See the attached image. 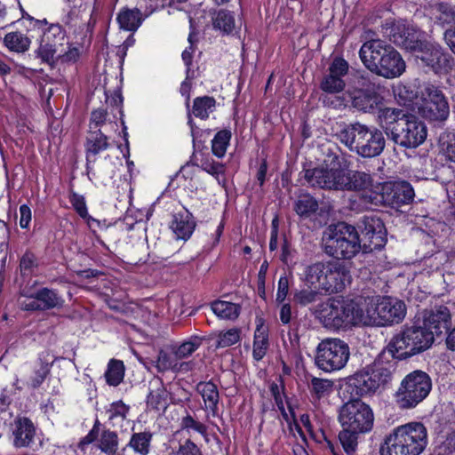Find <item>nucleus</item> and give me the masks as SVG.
Masks as SVG:
<instances>
[{
    "label": "nucleus",
    "instance_id": "de8ad7c7",
    "mask_svg": "<svg viewBox=\"0 0 455 455\" xmlns=\"http://www.w3.org/2000/svg\"><path fill=\"white\" fill-rule=\"evenodd\" d=\"M310 393L315 399L320 400L329 396L333 390V381L327 379L313 377L309 386Z\"/></svg>",
    "mask_w": 455,
    "mask_h": 455
},
{
    "label": "nucleus",
    "instance_id": "3c124183",
    "mask_svg": "<svg viewBox=\"0 0 455 455\" xmlns=\"http://www.w3.org/2000/svg\"><path fill=\"white\" fill-rule=\"evenodd\" d=\"M50 368L49 363L42 360L37 361L33 369V375L27 382L28 386L34 389L39 387L50 373Z\"/></svg>",
    "mask_w": 455,
    "mask_h": 455
},
{
    "label": "nucleus",
    "instance_id": "680f3d73",
    "mask_svg": "<svg viewBox=\"0 0 455 455\" xmlns=\"http://www.w3.org/2000/svg\"><path fill=\"white\" fill-rule=\"evenodd\" d=\"M108 112L106 109L98 108L92 112L90 120V130L100 129L107 122Z\"/></svg>",
    "mask_w": 455,
    "mask_h": 455
},
{
    "label": "nucleus",
    "instance_id": "423d86ee",
    "mask_svg": "<svg viewBox=\"0 0 455 455\" xmlns=\"http://www.w3.org/2000/svg\"><path fill=\"white\" fill-rule=\"evenodd\" d=\"M323 243L324 252L336 259H352L361 250L356 228L345 222L329 226L324 232Z\"/></svg>",
    "mask_w": 455,
    "mask_h": 455
},
{
    "label": "nucleus",
    "instance_id": "1a4fd4ad",
    "mask_svg": "<svg viewBox=\"0 0 455 455\" xmlns=\"http://www.w3.org/2000/svg\"><path fill=\"white\" fill-rule=\"evenodd\" d=\"M109 138L101 129L89 130L84 144L86 153V171L90 180L96 185H106L115 174L112 165L97 166L92 165L96 162L97 156L110 148Z\"/></svg>",
    "mask_w": 455,
    "mask_h": 455
},
{
    "label": "nucleus",
    "instance_id": "473e14b6",
    "mask_svg": "<svg viewBox=\"0 0 455 455\" xmlns=\"http://www.w3.org/2000/svg\"><path fill=\"white\" fill-rule=\"evenodd\" d=\"M35 52L36 57L40 58L43 62L52 65L54 63L56 56L60 58V55L63 52V43H49L42 40Z\"/></svg>",
    "mask_w": 455,
    "mask_h": 455
},
{
    "label": "nucleus",
    "instance_id": "09e8293b",
    "mask_svg": "<svg viewBox=\"0 0 455 455\" xmlns=\"http://www.w3.org/2000/svg\"><path fill=\"white\" fill-rule=\"evenodd\" d=\"M197 162L195 164L205 172L219 179L220 174L224 173L225 168L222 164L215 162L209 154H201V157L196 158Z\"/></svg>",
    "mask_w": 455,
    "mask_h": 455
},
{
    "label": "nucleus",
    "instance_id": "f257e3e1",
    "mask_svg": "<svg viewBox=\"0 0 455 455\" xmlns=\"http://www.w3.org/2000/svg\"><path fill=\"white\" fill-rule=\"evenodd\" d=\"M377 123L386 135L395 144L417 148L427 138V127L414 115L396 108H384L377 111Z\"/></svg>",
    "mask_w": 455,
    "mask_h": 455
},
{
    "label": "nucleus",
    "instance_id": "37998d69",
    "mask_svg": "<svg viewBox=\"0 0 455 455\" xmlns=\"http://www.w3.org/2000/svg\"><path fill=\"white\" fill-rule=\"evenodd\" d=\"M216 100L213 97L204 96L194 100L192 113L201 119L208 118L210 113L215 109Z\"/></svg>",
    "mask_w": 455,
    "mask_h": 455
},
{
    "label": "nucleus",
    "instance_id": "20e7f679",
    "mask_svg": "<svg viewBox=\"0 0 455 455\" xmlns=\"http://www.w3.org/2000/svg\"><path fill=\"white\" fill-rule=\"evenodd\" d=\"M428 443L427 427L421 422H410L395 427L386 437L381 455H420Z\"/></svg>",
    "mask_w": 455,
    "mask_h": 455
},
{
    "label": "nucleus",
    "instance_id": "6e6d98bb",
    "mask_svg": "<svg viewBox=\"0 0 455 455\" xmlns=\"http://www.w3.org/2000/svg\"><path fill=\"white\" fill-rule=\"evenodd\" d=\"M42 40L49 43L62 42L63 46L68 44L66 34L62 27L59 24H52L44 33Z\"/></svg>",
    "mask_w": 455,
    "mask_h": 455
},
{
    "label": "nucleus",
    "instance_id": "79ce46f5",
    "mask_svg": "<svg viewBox=\"0 0 455 455\" xmlns=\"http://www.w3.org/2000/svg\"><path fill=\"white\" fill-rule=\"evenodd\" d=\"M268 348V335L267 329L262 325L257 326L254 333L252 356L256 361L261 360Z\"/></svg>",
    "mask_w": 455,
    "mask_h": 455
},
{
    "label": "nucleus",
    "instance_id": "13d9d810",
    "mask_svg": "<svg viewBox=\"0 0 455 455\" xmlns=\"http://www.w3.org/2000/svg\"><path fill=\"white\" fill-rule=\"evenodd\" d=\"M280 384L275 382H271L269 385V390L270 393L275 402V404L278 408V410L284 414L285 413V407H284V402L286 399V396L284 395V386L282 382V379H280Z\"/></svg>",
    "mask_w": 455,
    "mask_h": 455
},
{
    "label": "nucleus",
    "instance_id": "2eb2a0df",
    "mask_svg": "<svg viewBox=\"0 0 455 455\" xmlns=\"http://www.w3.org/2000/svg\"><path fill=\"white\" fill-rule=\"evenodd\" d=\"M344 177L345 169L340 167L323 165L304 172V178L308 186L329 190H343Z\"/></svg>",
    "mask_w": 455,
    "mask_h": 455
},
{
    "label": "nucleus",
    "instance_id": "864d4df0",
    "mask_svg": "<svg viewBox=\"0 0 455 455\" xmlns=\"http://www.w3.org/2000/svg\"><path fill=\"white\" fill-rule=\"evenodd\" d=\"M241 331L238 328H232L222 331L218 335L216 342L217 348H224L233 346L240 341Z\"/></svg>",
    "mask_w": 455,
    "mask_h": 455
},
{
    "label": "nucleus",
    "instance_id": "2f4dec72",
    "mask_svg": "<svg viewBox=\"0 0 455 455\" xmlns=\"http://www.w3.org/2000/svg\"><path fill=\"white\" fill-rule=\"evenodd\" d=\"M116 20L120 28L134 32L141 25L143 18L142 13L139 9L124 8L120 11Z\"/></svg>",
    "mask_w": 455,
    "mask_h": 455
},
{
    "label": "nucleus",
    "instance_id": "e433bc0d",
    "mask_svg": "<svg viewBox=\"0 0 455 455\" xmlns=\"http://www.w3.org/2000/svg\"><path fill=\"white\" fill-rule=\"evenodd\" d=\"M152 437L153 434L150 431L133 433L128 446L140 455H148L150 451Z\"/></svg>",
    "mask_w": 455,
    "mask_h": 455
},
{
    "label": "nucleus",
    "instance_id": "7c9ffc66",
    "mask_svg": "<svg viewBox=\"0 0 455 455\" xmlns=\"http://www.w3.org/2000/svg\"><path fill=\"white\" fill-rule=\"evenodd\" d=\"M212 23L214 30L222 35H231L235 28V20L233 12L220 9L212 12Z\"/></svg>",
    "mask_w": 455,
    "mask_h": 455
},
{
    "label": "nucleus",
    "instance_id": "72a5a7b5",
    "mask_svg": "<svg viewBox=\"0 0 455 455\" xmlns=\"http://www.w3.org/2000/svg\"><path fill=\"white\" fill-rule=\"evenodd\" d=\"M439 155L447 164L455 166V132L440 135Z\"/></svg>",
    "mask_w": 455,
    "mask_h": 455
},
{
    "label": "nucleus",
    "instance_id": "4d7b16f0",
    "mask_svg": "<svg viewBox=\"0 0 455 455\" xmlns=\"http://www.w3.org/2000/svg\"><path fill=\"white\" fill-rule=\"evenodd\" d=\"M320 291L309 287L308 289H303L294 294V300L301 306H307L319 299Z\"/></svg>",
    "mask_w": 455,
    "mask_h": 455
},
{
    "label": "nucleus",
    "instance_id": "5701e85b",
    "mask_svg": "<svg viewBox=\"0 0 455 455\" xmlns=\"http://www.w3.org/2000/svg\"><path fill=\"white\" fill-rule=\"evenodd\" d=\"M385 145L386 140L382 131L368 126L356 154L363 157H375L382 153Z\"/></svg>",
    "mask_w": 455,
    "mask_h": 455
},
{
    "label": "nucleus",
    "instance_id": "f03ea898",
    "mask_svg": "<svg viewBox=\"0 0 455 455\" xmlns=\"http://www.w3.org/2000/svg\"><path fill=\"white\" fill-rule=\"evenodd\" d=\"M339 419L342 427L339 434L340 444L347 455H355L360 435L372 429V410L361 400H352L341 407Z\"/></svg>",
    "mask_w": 455,
    "mask_h": 455
},
{
    "label": "nucleus",
    "instance_id": "4be33fe9",
    "mask_svg": "<svg viewBox=\"0 0 455 455\" xmlns=\"http://www.w3.org/2000/svg\"><path fill=\"white\" fill-rule=\"evenodd\" d=\"M348 96L353 108L364 113H372L381 108V97L378 92L370 89H354L348 91Z\"/></svg>",
    "mask_w": 455,
    "mask_h": 455
},
{
    "label": "nucleus",
    "instance_id": "5fc2aeb1",
    "mask_svg": "<svg viewBox=\"0 0 455 455\" xmlns=\"http://www.w3.org/2000/svg\"><path fill=\"white\" fill-rule=\"evenodd\" d=\"M37 259L31 251H26L20 260V270L23 276H30L37 267Z\"/></svg>",
    "mask_w": 455,
    "mask_h": 455
},
{
    "label": "nucleus",
    "instance_id": "dca6fc26",
    "mask_svg": "<svg viewBox=\"0 0 455 455\" xmlns=\"http://www.w3.org/2000/svg\"><path fill=\"white\" fill-rule=\"evenodd\" d=\"M416 52L417 58L436 74L447 73L453 66V57L439 44L424 41Z\"/></svg>",
    "mask_w": 455,
    "mask_h": 455
},
{
    "label": "nucleus",
    "instance_id": "e2e57ef3",
    "mask_svg": "<svg viewBox=\"0 0 455 455\" xmlns=\"http://www.w3.org/2000/svg\"><path fill=\"white\" fill-rule=\"evenodd\" d=\"M176 455H203L201 449L190 439H187L176 452Z\"/></svg>",
    "mask_w": 455,
    "mask_h": 455
},
{
    "label": "nucleus",
    "instance_id": "7ed1b4c3",
    "mask_svg": "<svg viewBox=\"0 0 455 455\" xmlns=\"http://www.w3.org/2000/svg\"><path fill=\"white\" fill-rule=\"evenodd\" d=\"M304 282L307 287L321 290L326 294L339 293L351 283V274L343 262L316 261L305 267Z\"/></svg>",
    "mask_w": 455,
    "mask_h": 455
},
{
    "label": "nucleus",
    "instance_id": "8fccbe9b",
    "mask_svg": "<svg viewBox=\"0 0 455 455\" xmlns=\"http://www.w3.org/2000/svg\"><path fill=\"white\" fill-rule=\"evenodd\" d=\"M176 357L173 358L172 356L169 355L164 351H160L156 362V366L158 369L159 371H165L170 369H172L174 371L179 370H184L188 371L189 369V363H182L178 367Z\"/></svg>",
    "mask_w": 455,
    "mask_h": 455
},
{
    "label": "nucleus",
    "instance_id": "412c9836",
    "mask_svg": "<svg viewBox=\"0 0 455 455\" xmlns=\"http://www.w3.org/2000/svg\"><path fill=\"white\" fill-rule=\"evenodd\" d=\"M385 205L399 208L409 204L414 198V190L407 181L383 183Z\"/></svg>",
    "mask_w": 455,
    "mask_h": 455
},
{
    "label": "nucleus",
    "instance_id": "a18cd8bd",
    "mask_svg": "<svg viewBox=\"0 0 455 455\" xmlns=\"http://www.w3.org/2000/svg\"><path fill=\"white\" fill-rule=\"evenodd\" d=\"M231 132L224 129L218 132L212 140V152L218 158L225 156L231 140Z\"/></svg>",
    "mask_w": 455,
    "mask_h": 455
},
{
    "label": "nucleus",
    "instance_id": "774afa93",
    "mask_svg": "<svg viewBox=\"0 0 455 455\" xmlns=\"http://www.w3.org/2000/svg\"><path fill=\"white\" fill-rule=\"evenodd\" d=\"M439 20L443 24H455V10L445 8L440 14Z\"/></svg>",
    "mask_w": 455,
    "mask_h": 455
},
{
    "label": "nucleus",
    "instance_id": "9d476101",
    "mask_svg": "<svg viewBox=\"0 0 455 455\" xmlns=\"http://www.w3.org/2000/svg\"><path fill=\"white\" fill-rule=\"evenodd\" d=\"M365 325L386 326L399 323L406 315L403 301L391 297L370 300L364 308Z\"/></svg>",
    "mask_w": 455,
    "mask_h": 455
},
{
    "label": "nucleus",
    "instance_id": "f704fd0d",
    "mask_svg": "<svg viewBox=\"0 0 455 455\" xmlns=\"http://www.w3.org/2000/svg\"><path fill=\"white\" fill-rule=\"evenodd\" d=\"M31 41L21 32H10L4 38V44L11 52H25L29 49Z\"/></svg>",
    "mask_w": 455,
    "mask_h": 455
},
{
    "label": "nucleus",
    "instance_id": "338daca9",
    "mask_svg": "<svg viewBox=\"0 0 455 455\" xmlns=\"http://www.w3.org/2000/svg\"><path fill=\"white\" fill-rule=\"evenodd\" d=\"M31 221V210L27 204H22L20 207V227L21 228H28Z\"/></svg>",
    "mask_w": 455,
    "mask_h": 455
},
{
    "label": "nucleus",
    "instance_id": "603ef678",
    "mask_svg": "<svg viewBox=\"0 0 455 455\" xmlns=\"http://www.w3.org/2000/svg\"><path fill=\"white\" fill-rule=\"evenodd\" d=\"M203 343V338L193 336L188 340L184 341L174 351L176 359H182L192 355Z\"/></svg>",
    "mask_w": 455,
    "mask_h": 455
},
{
    "label": "nucleus",
    "instance_id": "9b49d317",
    "mask_svg": "<svg viewBox=\"0 0 455 455\" xmlns=\"http://www.w3.org/2000/svg\"><path fill=\"white\" fill-rule=\"evenodd\" d=\"M432 381L422 371L407 374L395 392V402L402 409H411L421 403L430 393Z\"/></svg>",
    "mask_w": 455,
    "mask_h": 455
},
{
    "label": "nucleus",
    "instance_id": "c756f323",
    "mask_svg": "<svg viewBox=\"0 0 455 455\" xmlns=\"http://www.w3.org/2000/svg\"><path fill=\"white\" fill-rule=\"evenodd\" d=\"M372 177L370 173L360 171L345 170L343 190L363 192L372 187Z\"/></svg>",
    "mask_w": 455,
    "mask_h": 455
},
{
    "label": "nucleus",
    "instance_id": "69168bd1",
    "mask_svg": "<svg viewBox=\"0 0 455 455\" xmlns=\"http://www.w3.org/2000/svg\"><path fill=\"white\" fill-rule=\"evenodd\" d=\"M441 449L443 453L439 455H455V430L447 436Z\"/></svg>",
    "mask_w": 455,
    "mask_h": 455
},
{
    "label": "nucleus",
    "instance_id": "49530a36",
    "mask_svg": "<svg viewBox=\"0 0 455 455\" xmlns=\"http://www.w3.org/2000/svg\"><path fill=\"white\" fill-rule=\"evenodd\" d=\"M124 377V365L120 360L111 359L105 372L106 381L110 386L119 385Z\"/></svg>",
    "mask_w": 455,
    "mask_h": 455
},
{
    "label": "nucleus",
    "instance_id": "39448f33",
    "mask_svg": "<svg viewBox=\"0 0 455 455\" xmlns=\"http://www.w3.org/2000/svg\"><path fill=\"white\" fill-rule=\"evenodd\" d=\"M434 340L432 332L425 328L420 318H417L411 325H404L392 338L387 346V353L392 358L406 359L429 348Z\"/></svg>",
    "mask_w": 455,
    "mask_h": 455
},
{
    "label": "nucleus",
    "instance_id": "a19ab883",
    "mask_svg": "<svg viewBox=\"0 0 455 455\" xmlns=\"http://www.w3.org/2000/svg\"><path fill=\"white\" fill-rule=\"evenodd\" d=\"M168 392L160 384L154 389H151L147 396V405L150 410H165L168 406Z\"/></svg>",
    "mask_w": 455,
    "mask_h": 455
},
{
    "label": "nucleus",
    "instance_id": "f3484780",
    "mask_svg": "<svg viewBox=\"0 0 455 455\" xmlns=\"http://www.w3.org/2000/svg\"><path fill=\"white\" fill-rule=\"evenodd\" d=\"M349 70L348 62L341 57H334L323 76L320 89L328 94L342 92L346 87L345 77Z\"/></svg>",
    "mask_w": 455,
    "mask_h": 455
},
{
    "label": "nucleus",
    "instance_id": "a211bd4d",
    "mask_svg": "<svg viewBox=\"0 0 455 455\" xmlns=\"http://www.w3.org/2000/svg\"><path fill=\"white\" fill-rule=\"evenodd\" d=\"M421 323L435 336L448 334L451 326V314L448 307L436 305L423 310L419 316Z\"/></svg>",
    "mask_w": 455,
    "mask_h": 455
},
{
    "label": "nucleus",
    "instance_id": "ddd939ff",
    "mask_svg": "<svg viewBox=\"0 0 455 455\" xmlns=\"http://www.w3.org/2000/svg\"><path fill=\"white\" fill-rule=\"evenodd\" d=\"M420 114L429 121L444 122L450 116V104L443 90L435 84L425 83L420 88Z\"/></svg>",
    "mask_w": 455,
    "mask_h": 455
},
{
    "label": "nucleus",
    "instance_id": "a878e982",
    "mask_svg": "<svg viewBox=\"0 0 455 455\" xmlns=\"http://www.w3.org/2000/svg\"><path fill=\"white\" fill-rule=\"evenodd\" d=\"M196 227L192 214L187 211H181L173 215L171 228L177 239L188 240Z\"/></svg>",
    "mask_w": 455,
    "mask_h": 455
},
{
    "label": "nucleus",
    "instance_id": "cd10ccee",
    "mask_svg": "<svg viewBox=\"0 0 455 455\" xmlns=\"http://www.w3.org/2000/svg\"><path fill=\"white\" fill-rule=\"evenodd\" d=\"M364 230L370 240V250H379L385 244L384 224L379 218L365 217Z\"/></svg>",
    "mask_w": 455,
    "mask_h": 455
},
{
    "label": "nucleus",
    "instance_id": "b1692460",
    "mask_svg": "<svg viewBox=\"0 0 455 455\" xmlns=\"http://www.w3.org/2000/svg\"><path fill=\"white\" fill-rule=\"evenodd\" d=\"M388 55L382 65H379L376 75L387 79L399 77L405 71V62L394 47H387Z\"/></svg>",
    "mask_w": 455,
    "mask_h": 455
},
{
    "label": "nucleus",
    "instance_id": "4468645a",
    "mask_svg": "<svg viewBox=\"0 0 455 455\" xmlns=\"http://www.w3.org/2000/svg\"><path fill=\"white\" fill-rule=\"evenodd\" d=\"M18 303L24 311H46L61 308L64 305V299L57 291L44 287L35 291L23 290L20 292Z\"/></svg>",
    "mask_w": 455,
    "mask_h": 455
},
{
    "label": "nucleus",
    "instance_id": "393cba45",
    "mask_svg": "<svg viewBox=\"0 0 455 455\" xmlns=\"http://www.w3.org/2000/svg\"><path fill=\"white\" fill-rule=\"evenodd\" d=\"M368 126L359 122L349 124L340 130L339 139L350 151L357 153Z\"/></svg>",
    "mask_w": 455,
    "mask_h": 455
},
{
    "label": "nucleus",
    "instance_id": "6ab92c4d",
    "mask_svg": "<svg viewBox=\"0 0 455 455\" xmlns=\"http://www.w3.org/2000/svg\"><path fill=\"white\" fill-rule=\"evenodd\" d=\"M387 47H392L380 39H371L363 44L359 51L364 67L376 74L379 65H382L388 55Z\"/></svg>",
    "mask_w": 455,
    "mask_h": 455
},
{
    "label": "nucleus",
    "instance_id": "aec40b11",
    "mask_svg": "<svg viewBox=\"0 0 455 455\" xmlns=\"http://www.w3.org/2000/svg\"><path fill=\"white\" fill-rule=\"evenodd\" d=\"M420 36L421 33L417 28L404 22L397 21L391 27L389 38L395 45L416 52L424 42L420 39Z\"/></svg>",
    "mask_w": 455,
    "mask_h": 455
},
{
    "label": "nucleus",
    "instance_id": "0eeeda50",
    "mask_svg": "<svg viewBox=\"0 0 455 455\" xmlns=\"http://www.w3.org/2000/svg\"><path fill=\"white\" fill-rule=\"evenodd\" d=\"M320 318L326 328L339 330L353 325H365V312L353 300L332 298L321 310Z\"/></svg>",
    "mask_w": 455,
    "mask_h": 455
},
{
    "label": "nucleus",
    "instance_id": "ea45409f",
    "mask_svg": "<svg viewBox=\"0 0 455 455\" xmlns=\"http://www.w3.org/2000/svg\"><path fill=\"white\" fill-rule=\"evenodd\" d=\"M119 446L118 435L115 431L104 429L99 438L98 447L106 455H116Z\"/></svg>",
    "mask_w": 455,
    "mask_h": 455
},
{
    "label": "nucleus",
    "instance_id": "bb28decb",
    "mask_svg": "<svg viewBox=\"0 0 455 455\" xmlns=\"http://www.w3.org/2000/svg\"><path fill=\"white\" fill-rule=\"evenodd\" d=\"M35 427L28 418H20L15 421L13 429V445L17 448L28 447L33 442Z\"/></svg>",
    "mask_w": 455,
    "mask_h": 455
},
{
    "label": "nucleus",
    "instance_id": "c9c22d12",
    "mask_svg": "<svg viewBox=\"0 0 455 455\" xmlns=\"http://www.w3.org/2000/svg\"><path fill=\"white\" fill-rule=\"evenodd\" d=\"M361 200L366 208L385 205V195L383 184H378L367 188L361 193Z\"/></svg>",
    "mask_w": 455,
    "mask_h": 455
},
{
    "label": "nucleus",
    "instance_id": "58836bf2",
    "mask_svg": "<svg viewBox=\"0 0 455 455\" xmlns=\"http://www.w3.org/2000/svg\"><path fill=\"white\" fill-rule=\"evenodd\" d=\"M213 313L221 319L235 320L240 314V306L235 303L217 300L212 303Z\"/></svg>",
    "mask_w": 455,
    "mask_h": 455
},
{
    "label": "nucleus",
    "instance_id": "c85d7f7f",
    "mask_svg": "<svg viewBox=\"0 0 455 455\" xmlns=\"http://www.w3.org/2000/svg\"><path fill=\"white\" fill-rule=\"evenodd\" d=\"M196 391L201 395L204 410L210 411L212 416L218 413L220 393L217 386L212 381H201L196 385Z\"/></svg>",
    "mask_w": 455,
    "mask_h": 455
},
{
    "label": "nucleus",
    "instance_id": "4c0bfd02",
    "mask_svg": "<svg viewBox=\"0 0 455 455\" xmlns=\"http://www.w3.org/2000/svg\"><path fill=\"white\" fill-rule=\"evenodd\" d=\"M318 202L309 194H301L295 202L294 211L301 218H308L318 210Z\"/></svg>",
    "mask_w": 455,
    "mask_h": 455
},
{
    "label": "nucleus",
    "instance_id": "052dcab7",
    "mask_svg": "<svg viewBox=\"0 0 455 455\" xmlns=\"http://www.w3.org/2000/svg\"><path fill=\"white\" fill-rule=\"evenodd\" d=\"M69 201L76 213L82 219H85L86 217H88L87 206L85 199L83 196L73 192L69 196Z\"/></svg>",
    "mask_w": 455,
    "mask_h": 455
},
{
    "label": "nucleus",
    "instance_id": "6e6552de",
    "mask_svg": "<svg viewBox=\"0 0 455 455\" xmlns=\"http://www.w3.org/2000/svg\"><path fill=\"white\" fill-rule=\"evenodd\" d=\"M386 355L381 354L375 361L355 371L350 378V385L356 388L359 395L375 393L392 379L395 363L385 362Z\"/></svg>",
    "mask_w": 455,
    "mask_h": 455
},
{
    "label": "nucleus",
    "instance_id": "f8f14e48",
    "mask_svg": "<svg viewBox=\"0 0 455 455\" xmlns=\"http://www.w3.org/2000/svg\"><path fill=\"white\" fill-rule=\"evenodd\" d=\"M350 357L347 342L340 339L327 338L321 340L315 349V364L327 373L343 369Z\"/></svg>",
    "mask_w": 455,
    "mask_h": 455
},
{
    "label": "nucleus",
    "instance_id": "bf43d9fd",
    "mask_svg": "<svg viewBox=\"0 0 455 455\" xmlns=\"http://www.w3.org/2000/svg\"><path fill=\"white\" fill-rule=\"evenodd\" d=\"M181 430L190 433L194 430L203 435H206L207 427L204 424L196 420L190 414H187L181 419L180 422Z\"/></svg>",
    "mask_w": 455,
    "mask_h": 455
},
{
    "label": "nucleus",
    "instance_id": "0e129e2a",
    "mask_svg": "<svg viewBox=\"0 0 455 455\" xmlns=\"http://www.w3.org/2000/svg\"><path fill=\"white\" fill-rule=\"evenodd\" d=\"M289 291V279L286 275H282L278 281L276 292V302L283 303L286 299Z\"/></svg>",
    "mask_w": 455,
    "mask_h": 455
},
{
    "label": "nucleus",
    "instance_id": "c03bdc74",
    "mask_svg": "<svg viewBox=\"0 0 455 455\" xmlns=\"http://www.w3.org/2000/svg\"><path fill=\"white\" fill-rule=\"evenodd\" d=\"M130 407L123 401L114 402L107 410L108 419L112 427L121 425L126 419Z\"/></svg>",
    "mask_w": 455,
    "mask_h": 455
}]
</instances>
